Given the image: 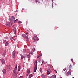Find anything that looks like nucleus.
Returning a JSON list of instances; mask_svg holds the SVG:
<instances>
[{
	"mask_svg": "<svg viewBox=\"0 0 78 78\" xmlns=\"http://www.w3.org/2000/svg\"><path fill=\"white\" fill-rule=\"evenodd\" d=\"M41 77H42V78H45V77L44 74L42 75H41Z\"/></svg>",
	"mask_w": 78,
	"mask_h": 78,
	"instance_id": "nucleus-20",
	"label": "nucleus"
},
{
	"mask_svg": "<svg viewBox=\"0 0 78 78\" xmlns=\"http://www.w3.org/2000/svg\"><path fill=\"white\" fill-rule=\"evenodd\" d=\"M67 74L69 75H71V73L70 71H68L67 73Z\"/></svg>",
	"mask_w": 78,
	"mask_h": 78,
	"instance_id": "nucleus-13",
	"label": "nucleus"
},
{
	"mask_svg": "<svg viewBox=\"0 0 78 78\" xmlns=\"http://www.w3.org/2000/svg\"><path fill=\"white\" fill-rule=\"evenodd\" d=\"M33 76V75L32 74H30L29 76V78H30Z\"/></svg>",
	"mask_w": 78,
	"mask_h": 78,
	"instance_id": "nucleus-18",
	"label": "nucleus"
},
{
	"mask_svg": "<svg viewBox=\"0 0 78 78\" xmlns=\"http://www.w3.org/2000/svg\"><path fill=\"white\" fill-rule=\"evenodd\" d=\"M51 78H56V75H54L51 76Z\"/></svg>",
	"mask_w": 78,
	"mask_h": 78,
	"instance_id": "nucleus-11",
	"label": "nucleus"
},
{
	"mask_svg": "<svg viewBox=\"0 0 78 78\" xmlns=\"http://www.w3.org/2000/svg\"><path fill=\"white\" fill-rule=\"evenodd\" d=\"M15 54H16V51H14L13 52V53L12 54L13 57V58H16Z\"/></svg>",
	"mask_w": 78,
	"mask_h": 78,
	"instance_id": "nucleus-5",
	"label": "nucleus"
},
{
	"mask_svg": "<svg viewBox=\"0 0 78 78\" xmlns=\"http://www.w3.org/2000/svg\"><path fill=\"white\" fill-rule=\"evenodd\" d=\"M25 58V56H22L21 57V59H23V58Z\"/></svg>",
	"mask_w": 78,
	"mask_h": 78,
	"instance_id": "nucleus-17",
	"label": "nucleus"
},
{
	"mask_svg": "<svg viewBox=\"0 0 78 78\" xmlns=\"http://www.w3.org/2000/svg\"><path fill=\"white\" fill-rule=\"evenodd\" d=\"M41 56V55H39L38 56V58H40V56Z\"/></svg>",
	"mask_w": 78,
	"mask_h": 78,
	"instance_id": "nucleus-34",
	"label": "nucleus"
},
{
	"mask_svg": "<svg viewBox=\"0 0 78 78\" xmlns=\"http://www.w3.org/2000/svg\"><path fill=\"white\" fill-rule=\"evenodd\" d=\"M37 36H35L34 37L33 40L34 41H36L37 40Z\"/></svg>",
	"mask_w": 78,
	"mask_h": 78,
	"instance_id": "nucleus-9",
	"label": "nucleus"
},
{
	"mask_svg": "<svg viewBox=\"0 0 78 78\" xmlns=\"http://www.w3.org/2000/svg\"><path fill=\"white\" fill-rule=\"evenodd\" d=\"M16 11H17V12H18V11L17 10Z\"/></svg>",
	"mask_w": 78,
	"mask_h": 78,
	"instance_id": "nucleus-50",
	"label": "nucleus"
},
{
	"mask_svg": "<svg viewBox=\"0 0 78 78\" xmlns=\"http://www.w3.org/2000/svg\"><path fill=\"white\" fill-rule=\"evenodd\" d=\"M72 65H70L69 66V68L70 69H72Z\"/></svg>",
	"mask_w": 78,
	"mask_h": 78,
	"instance_id": "nucleus-26",
	"label": "nucleus"
},
{
	"mask_svg": "<svg viewBox=\"0 0 78 78\" xmlns=\"http://www.w3.org/2000/svg\"><path fill=\"white\" fill-rule=\"evenodd\" d=\"M13 31L15 34H16V28H15V27H14L13 29Z\"/></svg>",
	"mask_w": 78,
	"mask_h": 78,
	"instance_id": "nucleus-14",
	"label": "nucleus"
},
{
	"mask_svg": "<svg viewBox=\"0 0 78 78\" xmlns=\"http://www.w3.org/2000/svg\"><path fill=\"white\" fill-rule=\"evenodd\" d=\"M27 73H28V74H29L30 73V71L28 69L27 70Z\"/></svg>",
	"mask_w": 78,
	"mask_h": 78,
	"instance_id": "nucleus-28",
	"label": "nucleus"
},
{
	"mask_svg": "<svg viewBox=\"0 0 78 78\" xmlns=\"http://www.w3.org/2000/svg\"><path fill=\"white\" fill-rule=\"evenodd\" d=\"M11 17L13 19H16V18L14 16H11Z\"/></svg>",
	"mask_w": 78,
	"mask_h": 78,
	"instance_id": "nucleus-22",
	"label": "nucleus"
},
{
	"mask_svg": "<svg viewBox=\"0 0 78 78\" xmlns=\"http://www.w3.org/2000/svg\"><path fill=\"white\" fill-rule=\"evenodd\" d=\"M22 36L23 37H24V38H26V35H25V34H23V35H22Z\"/></svg>",
	"mask_w": 78,
	"mask_h": 78,
	"instance_id": "nucleus-21",
	"label": "nucleus"
},
{
	"mask_svg": "<svg viewBox=\"0 0 78 78\" xmlns=\"http://www.w3.org/2000/svg\"><path fill=\"white\" fill-rule=\"evenodd\" d=\"M20 56H22V55H21V54H20Z\"/></svg>",
	"mask_w": 78,
	"mask_h": 78,
	"instance_id": "nucleus-46",
	"label": "nucleus"
},
{
	"mask_svg": "<svg viewBox=\"0 0 78 78\" xmlns=\"http://www.w3.org/2000/svg\"><path fill=\"white\" fill-rule=\"evenodd\" d=\"M72 78H75L74 77H73Z\"/></svg>",
	"mask_w": 78,
	"mask_h": 78,
	"instance_id": "nucleus-48",
	"label": "nucleus"
},
{
	"mask_svg": "<svg viewBox=\"0 0 78 78\" xmlns=\"http://www.w3.org/2000/svg\"><path fill=\"white\" fill-rule=\"evenodd\" d=\"M9 20H10V18H9Z\"/></svg>",
	"mask_w": 78,
	"mask_h": 78,
	"instance_id": "nucleus-45",
	"label": "nucleus"
},
{
	"mask_svg": "<svg viewBox=\"0 0 78 78\" xmlns=\"http://www.w3.org/2000/svg\"><path fill=\"white\" fill-rule=\"evenodd\" d=\"M3 43H5V44L6 46H7L9 44V43L7 41L5 40H3Z\"/></svg>",
	"mask_w": 78,
	"mask_h": 78,
	"instance_id": "nucleus-2",
	"label": "nucleus"
},
{
	"mask_svg": "<svg viewBox=\"0 0 78 78\" xmlns=\"http://www.w3.org/2000/svg\"><path fill=\"white\" fill-rule=\"evenodd\" d=\"M48 66H49V67L50 68H51V66H50V64H48Z\"/></svg>",
	"mask_w": 78,
	"mask_h": 78,
	"instance_id": "nucleus-38",
	"label": "nucleus"
},
{
	"mask_svg": "<svg viewBox=\"0 0 78 78\" xmlns=\"http://www.w3.org/2000/svg\"><path fill=\"white\" fill-rule=\"evenodd\" d=\"M6 25L7 26L9 27L10 26H11L12 23L10 22H7L6 23Z\"/></svg>",
	"mask_w": 78,
	"mask_h": 78,
	"instance_id": "nucleus-3",
	"label": "nucleus"
},
{
	"mask_svg": "<svg viewBox=\"0 0 78 78\" xmlns=\"http://www.w3.org/2000/svg\"><path fill=\"white\" fill-rule=\"evenodd\" d=\"M19 78H22V76H20Z\"/></svg>",
	"mask_w": 78,
	"mask_h": 78,
	"instance_id": "nucleus-40",
	"label": "nucleus"
},
{
	"mask_svg": "<svg viewBox=\"0 0 78 78\" xmlns=\"http://www.w3.org/2000/svg\"><path fill=\"white\" fill-rule=\"evenodd\" d=\"M14 78H17V74L16 73L15 75H14Z\"/></svg>",
	"mask_w": 78,
	"mask_h": 78,
	"instance_id": "nucleus-16",
	"label": "nucleus"
},
{
	"mask_svg": "<svg viewBox=\"0 0 78 78\" xmlns=\"http://www.w3.org/2000/svg\"><path fill=\"white\" fill-rule=\"evenodd\" d=\"M35 66L34 69V72H36L37 69V61H35Z\"/></svg>",
	"mask_w": 78,
	"mask_h": 78,
	"instance_id": "nucleus-1",
	"label": "nucleus"
},
{
	"mask_svg": "<svg viewBox=\"0 0 78 78\" xmlns=\"http://www.w3.org/2000/svg\"><path fill=\"white\" fill-rule=\"evenodd\" d=\"M36 1V2H37V1Z\"/></svg>",
	"mask_w": 78,
	"mask_h": 78,
	"instance_id": "nucleus-47",
	"label": "nucleus"
},
{
	"mask_svg": "<svg viewBox=\"0 0 78 78\" xmlns=\"http://www.w3.org/2000/svg\"><path fill=\"white\" fill-rule=\"evenodd\" d=\"M33 41V42H34V41Z\"/></svg>",
	"mask_w": 78,
	"mask_h": 78,
	"instance_id": "nucleus-52",
	"label": "nucleus"
},
{
	"mask_svg": "<svg viewBox=\"0 0 78 78\" xmlns=\"http://www.w3.org/2000/svg\"><path fill=\"white\" fill-rule=\"evenodd\" d=\"M30 54L27 55V56H28V58H30Z\"/></svg>",
	"mask_w": 78,
	"mask_h": 78,
	"instance_id": "nucleus-27",
	"label": "nucleus"
},
{
	"mask_svg": "<svg viewBox=\"0 0 78 78\" xmlns=\"http://www.w3.org/2000/svg\"><path fill=\"white\" fill-rule=\"evenodd\" d=\"M0 61L2 64H5V60L3 58H1V59H0Z\"/></svg>",
	"mask_w": 78,
	"mask_h": 78,
	"instance_id": "nucleus-4",
	"label": "nucleus"
},
{
	"mask_svg": "<svg viewBox=\"0 0 78 78\" xmlns=\"http://www.w3.org/2000/svg\"><path fill=\"white\" fill-rule=\"evenodd\" d=\"M20 66L19 65L18 67V71H20Z\"/></svg>",
	"mask_w": 78,
	"mask_h": 78,
	"instance_id": "nucleus-12",
	"label": "nucleus"
},
{
	"mask_svg": "<svg viewBox=\"0 0 78 78\" xmlns=\"http://www.w3.org/2000/svg\"><path fill=\"white\" fill-rule=\"evenodd\" d=\"M6 55V52H5L3 53L2 55V56L4 57H5V56Z\"/></svg>",
	"mask_w": 78,
	"mask_h": 78,
	"instance_id": "nucleus-10",
	"label": "nucleus"
},
{
	"mask_svg": "<svg viewBox=\"0 0 78 78\" xmlns=\"http://www.w3.org/2000/svg\"><path fill=\"white\" fill-rule=\"evenodd\" d=\"M60 78H62V77H60Z\"/></svg>",
	"mask_w": 78,
	"mask_h": 78,
	"instance_id": "nucleus-49",
	"label": "nucleus"
},
{
	"mask_svg": "<svg viewBox=\"0 0 78 78\" xmlns=\"http://www.w3.org/2000/svg\"><path fill=\"white\" fill-rule=\"evenodd\" d=\"M31 54H32V55H33V52H31L29 53V55H31Z\"/></svg>",
	"mask_w": 78,
	"mask_h": 78,
	"instance_id": "nucleus-23",
	"label": "nucleus"
},
{
	"mask_svg": "<svg viewBox=\"0 0 78 78\" xmlns=\"http://www.w3.org/2000/svg\"><path fill=\"white\" fill-rule=\"evenodd\" d=\"M28 74H26V78H27V77H28Z\"/></svg>",
	"mask_w": 78,
	"mask_h": 78,
	"instance_id": "nucleus-33",
	"label": "nucleus"
},
{
	"mask_svg": "<svg viewBox=\"0 0 78 78\" xmlns=\"http://www.w3.org/2000/svg\"><path fill=\"white\" fill-rule=\"evenodd\" d=\"M24 8H23L22 9V10H24Z\"/></svg>",
	"mask_w": 78,
	"mask_h": 78,
	"instance_id": "nucleus-39",
	"label": "nucleus"
},
{
	"mask_svg": "<svg viewBox=\"0 0 78 78\" xmlns=\"http://www.w3.org/2000/svg\"><path fill=\"white\" fill-rule=\"evenodd\" d=\"M41 56H42V54H41Z\"/></svg>",
	"mask_w": 78,
	"mask_h": 78,
	"instance_id": "nucleus-44",
	"label": "nucleus"
},
{
	"mask_svg": "<svg viewBox=\"0 0 78 78\" xmlns=\"http://www.w3.org/2000/svg\"><path fill=\"white\" fill-rule=\"evenodd\" d=\"M40 72H41V73H42L43 71L41 68H40Z\"/></svg>",
	"mask_w": 78,
	"mask_h": 78,
	"instance_id": "nucleus-19",
	"label": "nucleus"
},
{
	"mask_svg": "<svg viewBox=\"0 0 78 78\" xmlns=\"http://www.w3.org/2000/svg\"><path fill=\"white\" fill-rule=\"evenodd\" d=\"M2 72H3V73L5 75L6 73V70L5 69H3L2 71Z\"/></svg>",
	"mask_w": 78,
	"mask_h": 78,
	"instance_id": "nucleus-8",
	"label": "nucleus"
},
{
	"mask_svg": "<svg viewBox=\"0 0 78 78\" xmlns=\"http://www.w3.org/2000/svg\"><path fill=\"white\" fill-rule=\"evenodd\" d=\"M28 34V33L27 32V33L26 34V35H27Z\"/></svg>",
	"mask_w": 78,
	"mask_h": 78,
	"instance_id": "nucleus-41",
	"label": "nucleus"
},
{
	"mask_svg": "<svg viewBox=\"0 0 78 78\" xmlns=\"http://www.w3.org/2000/svg\"><path fill=\"white\" fill-rule=\"evenodd\" d=\"M18 23H20V24L21 23V21H18Z\"/></svg>",
	"mask_w": 78,
	"mask_h": 78,
	"instance_id": "nucleus-31",
	"label": "nucleus"
},
{
	"mask_svg": "<svg viewBox=\"0 0 78 78\" xmlns=\"http://www.w3.org/2000/svg\"><path fill=\"white\" fill-rule=\"evenodd\" d=\"M0 8H1V6L0 5Z\"/></svg>",
	"mask_w": 78,
	"mask_h": 78,
	"instance_id": "nucleus-51",
	"label": "nucleus"
},
{
	"mask_svg": "<svg viewBox=\"0 0 78 78\" xmlns=\"http://www.w3.org/2000/svg\"><path fill=\"white\" fill-rule=\"evenodd\" d=\"M25 51H26V50L25 49H24L23 50V52L24 53H25Z\"/></svg>",
	"mask_w": 78,
	"mask_h": 78,
	"instance_id": "nucleus-32",
	"label": "nucleus"
},
{
	"mask_svg": "<svg viewBox=\"0 0 78 78\" xmlns=\"http://www.w3.org/2000/svg\"><path fill=\"white\" fill-rule=\"evenodd\" d=\"M5 38L6 39H8V37H6Z\"/></svg>",
	"mask_w": 78,
	"mask_h": 78,
	"instance_id": "nucleus-36",
	"label": "nucleus"
},
{
	"mask_svg": "<svg viewBox=\"0 0 78 78\" xmlns=\"http://www.w3.org/2000/svg\"><path fill=\"white\" fill-rule=\"evenodd\" d=\"M15 12H17V11H15Z\"/></svg>",
	"mask_w": 78,
	"mask_h": 78,
	"instance_id": "nucleus-43",
	"label": "nucleus"
},
{
	"mask_svg": "<svg viewBox=\"0 0 78 78\" xmlns=\"http://www.w3.org/2000/svg\"><path fill=\"white\" fill-rule=\"evenodd\" d=\"M28 36H27L26 37L27 41L28 42L29 41V38H28Z\"/></svg>",
	"mask_w": 78,
	"mask_h": 78,
	"instance_id": "nucleus-15",
	"label": "nucleus"
},
{
	"mask_svg": "<svg viewBox=\"0 0 78 78\" xmlns=\"http://www.w3.org/2000/svg\"><path fill=\"white\" fill-rule=\"evenodd\" d=\"M71 60L72 62H73V58H71Z\"/></svg>",
	"mask_w": 78,
	"mask_h": 78,
	"instance_id": "nucleus-30",
	"label": "nucleus"
},
{
	"mask_svg": "<svg viewBox=\"0 0 78 78\" xmlns=\"http://www.w3.org/2000/svg\"><path fill=\"white\" fill-rule=\"evenodd\" d=\"M17 65H16V66L15 67L14 70H13V73H16V71H17Z\"/></svg>",
	"mask_w": 78,
	"mask_h": 78,
	"instance_id": "nucleus-6",
	"label": "nucleus"
},
{
	"mask_svg": "<svg viewBox=\"0 0 78 78\" xmlns=\"http://www.w3.org/2000/svg\"><path fill=\"white\" fill-rule=\"evenodd\" d=\"M33 52H34V51H35V49L34 48H33Z\"/></svg>",
	"mask_w": 78,
	"mask_h": 78,
	"instance_id": "nucleus-25",
	"label": "nucleus"
},
{
	"mask_svg": "<svg viewBox=\"0 0 78 78\" xmlns=\"http://www.w3.org/2000/svg\"><path fill=\"white\" fill-rule=\"evenodd\" d=\"M51 70H47V74L48 75H49L50 74Z\"/></svg>",
	"mask_w": 78,
	"mask_h": 78,
	"instance_id": "nucleus-7",
	"label": "nucleus"
},
{
	"mask_svg": "<svg viewBox=\"0 0 78 78\" xmlns=\"http://www.w3.org/2000/svg\"><path fill=\"white\" fill-rule=\"evenodd\" d=\"M44 62V61H42V64H41V65H42V64Z\"/></svg>",
	"mask_w": 78,
	"mask_h": 78,
	"instance_id": "nucleus-35",
	"label": "nucleus"
},
{
	"mask_svg": "<svg viewBox=\"0 0 78 78\" xmlns=\"http://www.w3.org/2000/svg\"><path fill=\"white\" fill-rule=\"evenodd\" d=\"M18 19H16V20H15V21H14V23H16L17 22V21H18Z\"/></svg>",
	"mask_w": 78,
	"mask_h": 78,
	"instance_id": "nucleus-24",
	"label": "nucleus"
},
{
	"mask_svg": "<svg viewBox=\"0 0 78 78\" xmlns=\"http://www.w3.org/2000/svg\"><path fill=\"white\" fill-rule=\"evenodd\" d=\"M10 39L11 40H12V37H10Z\"/></svg>",
	"mask_w": 78,
	"mask_h": 78,
	"instance_id": "nucleus-29",
	"label": "nucleus"
},
{
	"mask_svg": "<svg viewBox=\"0 0 78 78\" xmlns=\"http://www.w3.org/2000/svg\"><path fill=\"white\" fill-rule=\"evenodd\" d=\"M39 62H40V63L42 62V61H41V60H40V61H39Z\"/></svg>",
	"mask_w": 78,
	"mask_h": 78,
	"instance_id": "nucleus-37",
	"label": "nucleus"
},
{
	"mask_svg": "<svg viewBox=\"0 0 78 78\" xmlns=\"http://www.w3.org/2000/svg\"><path fill=\"white\" fill-rule=\"evenodd\" d=\"M55 72H56V73H57V71H56V70H55Z\"/></svg>",
	"mask_w": 78,
	"mask_h": 78,
	"instance_id": "nucleus-42",
	"label": "nucleus"
}]
</instances>
